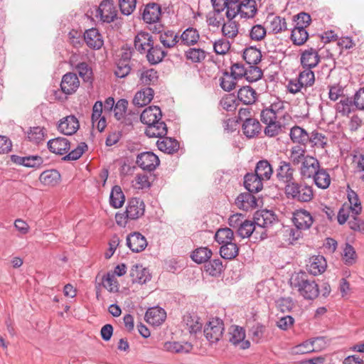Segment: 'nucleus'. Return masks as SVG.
Returning a JSON list of instances; mask_svg holds the SVG:
<instances>
[{
	"label": "nucleus",
	"instance_id": "nucleus-1",
	"mask_svg": "<svg viewBox=\"0 0 364 364\" xmlns=\"http://www.w3.org/2000/svg\"><path fill=\"white\" fill-rule=\"evenodd\" d=\"M290 284L305 299L313 300L318 296V284L314 280L309 279L305 272H300L293 274L290 279Z\"/></svg>",
	"mask_w": 364,
	"mask_h": 364
},
{
	"label": "nucleus",
	"instance_id": "nucleus-2",
	"mask_svg": "<svg viewBox=\"0 0 364 364\" xmlns=\"http://www.w3.org/2000/svg\"><path fill=\"white\" fill-rule=\"evenodd\" d=\"M285 193L289 198L301 203L310 202L314 198L313 187L304 182L294 181L286 185Z\"/></svg>",
	"mask_w": 364,
	"mask_h": 364
},
{
	"label": "nucleus",
	"instance_id": "nucleus-3",
	"mask_svg": "<svg viewBox=\"0 0 364 364\" xmlns=\"http://www.w3.org/2000/svg\"><path fill=\"white\" fill-rule=\"evenodd\" d=\"M315 82L314 73L309 68H304L296 78L291 79L287 84V90L291 94H296L313 86Z\"/></svg>",
	"mask_w": 364,
	"mask_h": 364
},
{
	"label": "nucleus",
	"instance_id": "nucleus-4",
	"mask_svg": "<svg viewBox=\"0 0 364 364\" xmlns=\"http://www.w3.org/2000/svg\"><path fill=\"white\" fill-rule=\"evenodd\" d=\"M224 332V323L219 318H211L205 326L204 335L210 343H217Z\"/></svg>",
	"mask_w": 364,
	"mask_h": 364
},
{
	"label": "nucleus",
	"instance_id": "nucleus-5",
	"mask_svg": "<svg viewBox=\"0 0 364 364\" xmlns=\"http://www.w3.org/2000/svg\"><path fill=\"white\" fill-rule=\"evenodd\" d=\"M136 164L143 170L151 172L159 165V157L151 151H144L138 154Z\"/></svg>",
	"mask_w": 364,
	"mask_h": 364
},
{
	"label": "nucleus",
	"instance_id": "nucleus-6",
	"mask_svg": "<svg viewBox=\"0 0 364 364\" xmlns=\"http://www.w3.org/2000/svg\"><path fill=\"white\" fill-rule=\"evenodd\" d=\"M117 16V11L112 0H104L97 9L96 16L104 22L113 21Z\"/></svg>",
	"mask_w": 364,
	"mask_h": 364
},
{
	"label": "nucleus",
	"instance_id": "nucleus-7",
	"mask_svg": "<svg viewBox=\"0 0 364 364\" xmlns=\"http://www.w3.org/2000/svg\"><path fill=\"white\" fill-rule=\"evenodd\" d=\"M292 221L296 228L301 232V230L309 229L314 220L309 212L300 209L294 213Z\"/></svg>",
	"mask_w": 364,
	"mask_h": 364
},
{
	"label": "nucleus",
	"instance_id": "nucleus-8",
	"mask_svg": "<svg viewBox=\"0 0 364 364\" xmlns=\"http://www.w3.org/2000/svg\"><path fill=\"white\" fill-rule=\"evenodd\" d=\"M294 169L290 162L281 161L276 170L277 179L286 185L294 183Z\"/></svg>",
	"mask_w": 364,
	"mask_h": 364
},
{
	"label": "nucleus",
	"instance_id": "nucleus-9",
	"mask_svg": "<svg viewBox=\"0 0 364 364\" xmlns=\"http://www.w3.org/2000/svg\"><path fill=\"white\" fill-rule=\"evenodd\" d=\"M229 341L235 346L240 345L241 349H247L250 343L245 340V331L238 326H232L229 331Z\"/></svg>",
	"mask_w": 364,
	"mask_h": 364
},
{
	"label": "nucleus",
	"instance_id": "nucleus-10",
	"mask_svg": "<svg viewBox=\"0 0 364 364\" xmlns=\"http://www.w3.org/2000/svg\"><path fill=\"white\" fill-rule=\"evenodd\" d=\"M320 168V163L317 159L311 156L307 158L301 164L299 173L303 178H311L316 173Z\"/></svg>",
	"mask_w": 364,
	"mask_h": 364
},
{
	"label": "nucleus",
	"instance_id": "nucleus-11",
	"mask_svg": "<svg viewBox=\"0 0 364 364\" xmlns=\"http://www.w3.org/2000/svg\"><path fill=\"white\" fill-rule=\"evenodd\" d=\"M80 127L78 119L74 115H69L61 119L58 124V130L65 135L75 134Z\"/></svg>",
	"mask_w": 364,
	"mask_h": 364
},
{
	"label": "nucleus",
	"instance_id": "nucleus-12",
	"mask_svg": "<svg viewBox=\"0 0 364 364\" xmlns=\"http://www.w3.org/2000/svg\"><path fill=\"white\" fill-rule=\"evenodd\" d=\"M79 87L80 80L75 73H68L63 76L60 88L63 93L72 95L77 90Z\"/></svg>",
	"mask_w": 364,
	"mask_h": 364
},
{
	"label": "nucleus",
	"instance_id": "nucleus-13",
	"mask_svg": "<svg viewBox=\"0 0 364 364\" xmlns=\"http://www.w3.org/2000/svg\"><path fill=\"white\" fill-rule=\"evenodd\" d=\"M145 205L142 200L133 198L129 200L125 213L129 220H136L144 214Z\"/></svg>",
	"mask_w": 364,
	"mask_h": 364
},
{
	"label": "nucleus",
	"instance_id": "nucleus-14",
	"mask_svg": "<svg viewBox=\"0 0 364 364\" xmlns=\"http://www.w3.org/2000/svg\"><path fill=\"white\" fill-rule=\"evenodd\" d=\"M127 245L133 252H140L147 246L146 239L139 232H134L127 235Z\"/></svg>",
	"mask_w": 364,
	"mask_h": 364
},
{
	"label": "nucleus",
	"instance_id": "nucleus-15",
	"mask_svg": "<svg viewBox=\"0 0 364 364\" xmlns=\"http://www.w3.org/2000/svg\"><path fill=\"white\" fill-rule=\"evenodd\" d=\"M254 222L256 225L262 228H268L274 223H277V218L274 213L268 210H258L254 216Z\"/></svg>",
	"mask_w": 364,
	"mask_h": 364
},
{
	"label": "nucleus",
	"instance_id": "nucleus-16",
	"mask_svg": "<svg viewBox=\"0 0 364 364\" xmlns=\"http://www.w3.org/2000/svg\"><path fill=\"white\" fill-rule=\"evenodd\" d=\"M84 40L87 46L92 49L98 50L102 48L104 41L102 35L97 28H90L84 33Z\"/></svg>",
	"mask_w": 364,
	"mask_h": 364
},
{
	"label": "nucleus",
	"instance_id": "nucleus-17",
	"mask_svg": "<svg viewBox=\"0 0 364 364\" xmlns=\"http://www.w3.org/2000/svg\"><path fill=\"white\" fill-rule=\"evenodd\" d=\"M300 61L303 68L311 70L318 64L320 56L316 49L311 48L302 52Z\"/></svg>",
	"mask_w": 364,
	"mask_h": 364
},
{
	"label": "nucleus",
	"instance_id": "nucleus-18",
	"mask_svg": "<svg viewBox=\"0 0 364 364\" xmlns=\"http://www.w3.org/2000/svg\"><path fill=\"white\" fill-rule=\"evenodd\" d=\"M48 148L54 154L63 155L69 151L70 144L66 138L57 137L48 141Z\"/></svg>",
	"mask_w": 364,
	"mask_h": 364
},
{
	"label": "nucleus",
	"instance_id": "nucleus-19",
	"mask_svg": "<svg viewBox=\"0 0 364 364\" xmlns=\"http://www.w3.org/2000/svg\"><path fill=\"white\" fill-rule=\"evenodd\" d=\"M166 318V311L159 306L149 308L145 314V320L146 322L154 326L161 324L165 321Z\"/></svg>",
	"mask_w": 364,
	"mask_h": 364
},
{
	"label": "nucleus",
	"instance_id": "nucleus-20",
	"mask_svg": "<svg viewBox=\"0 0 364 364\" xmlns=\"http://www.w3.org/2000/svg\"><path fill=\"white\" fill-rule=\"evenodd\" d=\"M129 276L133 283L145 284L151 279L149 270L142 265L134 264L129 271Z\"/></svg>",
	"mask_w": 364,
	"mask_h": 364
},
{
	"label": "nucleus",
	"instance_id": "nucleus-21",
	"mask_svg": "<svg viewBox=\"0 0 364 364\" xmlns=\"http://www.w3.org/2000/svg\"><path fill=\"white\" fill-rule=\"evenodd\" d=\"M264 180L255 173H247L244 177V186L250 193H258L263 188Z\"/></svg>",
	"mask_w": 364,
	"mask_h": 364
},
{
	"label": "nucleus",
	"instance_id": "nucleus-22",
	"mask_svg": "<svg viewBox=\"0 0 364 364\" xmlns=\"http://www.w3.org/2000/svg\"><path fill=\"white\" fill-rule=\"evenodd\" d=\"M252 193L249 191L240 193L235 199V205L245 211L255 208L257 205V199Z\"/></svg>",
	"mask_w": 364,
	"mask_h": 364
},
{
	"label": "nucleus",
	"instance_id": "nucleus-23",
	"mask_svg": "<svg viewBox=\"0 0 364 364\" xmlns=\"http://www.w3.org/2000/svg\"><path fill=\"white\" fill-rule=\"evenodd\" d=\"M161 111L159 107L150 106L142 112L140 119L142 123L149 125L161 120Z\"/></svg>",
	"mask_w": 364,
	"mask_h": 364
},
{
	"label": "nucleus",
	"instance_id": "nucleus-24",
	"mask_svg": "<svg viewBox=\"0 0 364 364\" xmlns=\"http://www.w3.org/2000/svg\"><path fill=\"white\" fill-rule=\"evenodd\" d=\"M193 349L191 343L178 341H166L163 345V350L172 353H188Z\"/></svg>",
	"mask_w": 364,
	"mask_h": 364
},
{
	"label": "nucleus",
	"instance_id": "nucleus-25",
	"mask_svg": "<svg viewBox=\"0 0 364 364\" xmlns=\"http://www.w3.org/2000/svg\"><path fill=\"white\" fill-rule=\"evenodd\" d=\"M153 44L152 36L146 32H140L135 36L134 47L141 53L148 51Z\"/></svg>",
	"mask_w": 364,
	"mask_h": 364
},
{
	"label": "nucleus",
	"instance_id": "nucleus-26",
	"mask_svg": "<svg viewBox=\"0 0 364 364\" xmlns=\"http://www.w3.org/2000/svg\"><path fill=\"white\" fill-rule=\"evenodd\" d=\"M161 14V7L159 4H148L144 10L143 19L147 23H154L159 20Z\"/></svg>",
	"mask_w": 364,
	"mask_h": 364
},
{
	"label": "nucleus",
	"instance_id": "nucleus-27",
	"mask_svg": "<svg viewBox=\"0 0 364 364\" xmlns=\"http://www.w3.org/2000/svg\"><path fill=\"white\" fill-rule=\"evenodd\" d=\"M242 130L247 138H253L260 133L261 124L256 119L246 118L242 124Z\"/></svg>",
	"mask_w": 364,
	"mask_h": 364
},
{
	"label": "nucleus",
	"instance_id": "nucleus-28",
	"mask_svg": "<svg viewBox=\"0 0 364 364\" xmlns=\"http://www.w3.org/2000/svg\"><path fill=\"white\" fill-rule=\"evenodd\" d=\"M145 134L147 136L163 138L167 134L166 124L162 121H156L154 124L147 125Z\"/></svg>",
	"mask_w": 364,
	"mask_h": 364
},
{
	"label": "nucleus",
	"instance_id": "nucleus-29",
	"mask_svg": "<svg viewBox=\"0 0 364 364\" xmlns=\"http://www.w3.org/2000/svg\"><path fill=\"white\" fill-rule=\"evenodd\" d=\"M289 136L291 140L299 144V146H306L310 141V136L307 132L299 126H294L291 129Z\"/></svg>",
	"mask_w": 364,
	"mask_h": 364
},
{
	"label": "nucleus",
	"instance_id": "nucleus-30",
	"mask_svg": "<svg viewBox=\"0 0 364 364\" xmlns=\"http://www.w3.org/2000/svg\"><path fill=\"white\" fill-rule=\"evenodd\" d=\"M154 93V92L151 87H146L137 92L134 97L133 104L139 107L148 105L152 100Z\"/></svg>",
	"mask_w": 364,
	"mask_h": 364
},
{
	"label": "nucleus",
	"instance_id": "nucleus-31",
	"mask_svg": "<svg viewBox=\"0 0 364 364\" xmlns=\"http://www.w3.org/2000/svg\"><path fill=\"white\" fill-rule=\"evenodd\" d=\"M326 266L325 258L321 255H318L310 259L307 268L311 274L316 276L323 272Z\"/></svg>",
	"mask_w": 364,
	"mask_h": 364
},
{
	"label": "nucleus",
	"instance_id": "nucleus-32",
	"mask_svg": "<svg viewBox=\"0 0 364 364\" xmlns=\"http://www.w3.org/2000/svg\"><path fill=\"white\" fill-rule=\"evenodd\" d=\"M306 149L304 146H294L289 149V159L291 164L294 166L301 164L307 158Z\"/></svg>",
	"mask_w": 364,
	"mask_h": 364
},
{
	"label": "nucleus",
	"instance_id": "nucleus-33",
	"mask_svg": "<svg viewBox=\"0 0 364 364\" xmlns=\"http://www.w3.org/2000/svg\"><path fill=\"white\" fill-rule=\"evenodd\" d=\"M255 173L264 181H268L273 173V168L267 160H260L256 164Z\"/></svg>",
	"mask_w": 364,
	"mask_h": 364
},
{
	"label": "nucleus",
	"instance_id": "nucleus-34",
	"mask_svg": "<svg viewBox=\"0 0 364 364\" xmlns=\"http://www.w3.org/2000/svg\"><path fill=\"white\" fill-rule=\"evenodd\" d=\"M156 145L160 151L167 154H173L179 149L178 141L171 137H164L162 140H158Z\"/></svg>",
	"mask_w": 364,
	"mask_h": 364
},
{
	"label": "nucleus",
	"instance_id": "nucleus-35",
	"mask_svg": "<svg viewBox=\"0 0 364 364\" xmlns=\"http://www.w3.org/2000/svg\"><path fill=\"white\" fill-rule=\"evenodd\" d=\"M237 98L245 105H252L257 100V92L250 86H244L237 92Z\"/></svg>",
	"mask_w": 364,
	"mask_h": 364
},
{
	"label": "nucleus",
	"instance_id": "nucleus-36",
	"mask_svg": "<svg viewBox=\"0 0 364 364\" xmlns=\"http://www.w3.org/2000/svg\"><path fill=\"white\" fill-rule=\"evenodd\" d=\"M39 180L46 186H54L60 182V174L55 169L46 170L40 175Z\"/></svg>",
	"mask_w": 364,
	"mask_h": 364
},
{
	"label": "nucleus",
	"instance_id": "nucleus-37",
	"mask_svg": "<svg viewBox=\"0 0 364 364\" xmlns=\"http://www.w3.org/2000/svg\"><path fill=\"white\" fill-rule=\"evenodd\" d=\"M242 18H253L257 13L256 1L255 0H243L238 4Z\"/></svg>",
	"mask_w": 364,
	"mask_h": 364
},
{
	"label": "nucleus",
	"instance_id": "nucleus-38",
	"mask_svg": "<svg viewBox=\"0 0 364 364\" xmlns=\"http://www.w3.org/2000/svg\"><path fill=\"white\" fill-rule=\"evenodd\" d=\"M316 186L321 189H326L331 184V177L326 169L319 168L316 173L313 176Z\"/></svg>",
	"mask_w": 364,
	"mask_h": 364
},
{
	"label": "nucleus",
	"instance_id": "nucleus-39",
	"mask_svg": "<svg viewBox=\"0 0 364 364\" xmlns=\"http://www.w3.org/2000/svg\"><path fill=\"white\" fill-rule=\"evenodd\" d=\"M166 52L163 50L159 46H151L148 48L146 58L148 61L152 65H156L162 61L166 56Z\"/></svg>",
	"mask_w": 364,
	"mask_h": 364
},
{
	"label": "nucleus",
	"instance_id": "nucleus-40",
	"mask_svg": "<svg viewBox=\"0 0 364 364\" xmlns=\"http://www.w3.org/2000/svg\"><path fill=\"white\" fill-rule=\"evenodd\" d=\"M125 201V196L119 186H114L110 193L109 203L114 208H121Z\"/></svg>",
	"mask_w": 364,
	"mask_h": 364
},
{
	"label": "nucleus",
	"instance_id": "nucleus-41",
	"mask_svg": "<svg viewBox=\"0 0 364 364\" xmlns=\"http://www.w3.org/2000/svg\"><path fill=\"white\" fill-rule=\"evenodd\" d=\"M269 28L274 34H277L287 30L285 18L277 16L268 17Z\"/></svg>",
	"mask_w": 364,
	"mask_h": 364
},
{
	"label": "nucleus",
	"instance_id": "nucleus-42",
	"mask_svg": "<svg viewBox=\"0 0 364 364\" xmlns=\"http://www.w3.org/2000/svg\"><path fill=\"white\" fill-rule=\"evenodd\" d=\"M242 57L248 65H253L260 62L262 54L259 49L250 47L245 49Z\"/></svg>",
	"mask_w": 364,
	"mask_h": 364
},
{
	"label": "nucleus",
	"instance_id": "nucleus-43",
	"mask_svg": "<svg viewBox=\"0 0 364 364\" xmlns=\"http://www.w3.org/2000/svg\"><path fill=\"white\" fill-rule=\"evenodd\" d=\"M239 248L236 243L230 242L223 244L220 249V253L225 259H232L238 255Z\"/></svg>",
	"mask_w": 364,
	"mask_h": 364
},
{
	"label": "nucleus",
	"instance_id": "nucleus-44",
	"mask_svg": "<svg viewBox=\"0 0 364 364\" xmlns=\"http://www.w3.org/2000/svg\"><path fill=\"white\" fill-rule=\"evenodd\" d=\"M256 224L254 221L245 220L237 229V235L242 238H247L254 232L257 233Z\"/></svg>",
	"mask_w": 364,
	"mask_h": 364
},
{
	"label": "nucleus",
	"instance_id": "nucleus-45",
	"mask_svg": "<svg viewBox=\"0 0 364 364\" xmlns=\"http://www.w3.org/2000/svg\"><path fill=\"white\" fill-rule=\"evenodd\" d=\"M183 322L186 324L188 330L191 333H196L200 331L203 327V323L200 321V318L190 314L184 315Z\"/></svg>",
	"mask_w": 364,
	"mask_h": 364
},
{
	"label": "nucleus",
	"instance_id": "nucleus-46",
	"mask_svg": "<svg viewBox=\"0 0 364 364\" xmlns=\"http://www.w3.org/2000/svg\"><path fill=\"white\" fill-rule=\"evenodd\" d=\"M204 269L206 273L213 277L219 276L223 269V265L220 259H214L205 262Z\"/></svg>",
	"mask_w": 364,
	"mask_h": 364
},
{
	"label": "nucleus",
	"instance_id": "nucleus-47",
	"mask_svg": "<svg viewBox=\"0 0 364 364\" xmlns=\"http://www.w3.org/2000/svg\"><path fill=\"white\" fill-rule=\"evenodd\" d=\"M309 38L306 30L302 27H296L291 30V39L294 44L301 46L306 43Z\"/></svg>",
	"mask_w": 364,
	"mask_h": 364
},
{
	"label": "nucleus",
	"instance_id": "nucleus-48",
	"mask_svg": "<svg viewBox=\"0 0 364 364\" xmlns=\"http://www.w3.org/2000/svg\"><path fill=\"white\" fill-rule=\"evenodd\" d=\"M354 106L351 98L343 97L335 106L336 112L342 116L347 117L352 112L351 107Z\"/></svg>",
	"mask_w": 364,
	"mask_h": 364
},
{
	"label": "nucleus",
	"instance_id": "nucleus-49",
	"mask_svg": "<svg viewBox=\"0 0 364 364\" xmlns=\"http://www.w3.org/2000/svg\"><path fill=\"white\" fill-rule=\"evenodd\" d=\"M279 235H282L284 240L288 244H293L294 242L299 239L302 235L301 232L298 229L289 227H286L281 230Z\"/></svg>",
	"mask_w": 364,
	"mask_h": 364
},
{
	"label": "nucleus",
	"instance_id": "nucleus-50",
	"mask_svg": "<svg viewBox=\"0 0 364 364\" xmlns=\"http://www.w3.org/2000/svg\"><path fill=\"white\" fill-rule=\"evenodd\" d=\"M159 40L165 48H171L178 43V36L172 31H164L161 33Z\"/></svg>",
	"mask_w": 364,
	"mask_h": 364
},
{
	"label": "nucleus",
	"instance_id": "nucleus-51",
	"mask_svg": "<svg viewBox=\"0 0 364 364\" xmlns=\"http://www.w3.org/2000/svg\"><path fill=\"white\" fill-rule=\"evenodd\" d=\"M212 256V251L208 247H200L193 252L192 259L198 264L204 263L208 261Z\"/></svg>",
	"mask_w": 364,
	"mask_h": 364
},
{
	"label": "nucleus",
	"instance_id": "nucleus-52",
	"mask_svg": "<svg viewBox=\"0 0 364 364\" xmlns=\"http://www.w3.org/2000/svg\"><path fill=\"white\" fill-rule=\"evenodd\" d=\"M199 33L193 28H188L185 30L181 36L182 42L187 46L194 45L199 40Z\"/></svg>",
	"mask_w": 364,
	"mask_h": 364
},
{
	"label": "nucleus",
	"instance_id": "nucleus-53",
	"mask_svg": "<svg viewBox=\"0 0 364 364\" xmlns=\"http://www.w3.org/2000/svg\"><path fill=\"white\" fill-rule=\"evenodd\" d=\"M46 129L41 127H34L27 132V138L30 141L39 144L44 141Z\"/></svg>",
	"mask_w": 364,
	"mask_h": 364
},
{
	"label": "nucleus",
	"instance_id": "nucleus-54",
	"mask_svg": "<svg viewBox=\"0 0 364 364\" xmlns=\"http://www.w3.org/2000/svg\"><path fill=\"white\" fill-rule=\"evenodd\" d=\"M233 237V231L228 228L219 229L215 235V240L220 245L232 242Z\"/></svg>",
	"mask_w": 364,
	"mask_h": 364
},
{
	"label": "nucleus",
	"instance_id": "nucleus-55",
	"mask_svg": "<svg viewBox=\"0 0 364 364\" xmlns=\"http://www.w3.org/2000/svg\"><path fill=\"white\" fill-rule=\"evenodd\" d=\"M102 282L104 287L110 292L119 291V283L114 276V274L107 272L102 277Z\"/></svg>",
	"mask_w": 364,
	"mask_h": 364
},
{
	"label": "nucleus",
	"instance_id": "nucleus-56",
	"mask_svg": "<svg viewBox=\"0 0 364 364\" xmlns=\"http://www.w3.org/2000/svg\"><path fill=\"white\" fill-rule=\"evenodd\" d=\"M236 80L237 78L231 73L225 72L223 77L220 79V85L223 90L230 92L235 87Z\"/></svg>",
	"mask_w": 364,
	"mask_h": 364
},
{
	"label": "nucleus",
	"instance_id": "nucleus-57",
	"mask_svg": "<svg viewBox=\"0 0 364 364\" xmlns=\"http://www.w3.org/2000/svg\"><path fill=\"white\" fill-rule=\"evenodd\" d=\"M220 105L228 112H233L237 108L235 96L232 94L225 95L220 101Z\"/></svg>",
	"mask_w": 364,
	"mask_h": 364
},
{
	"label": "nucleus",
	"instance_id": "nucleus-58",
	"mask_svg": "<svg viewBox=\"0 0 364 364\" xmlns=\"http://www.w3.org/2000/svg\"><path fill=\"white\" fill-rule=\"evenodd\" d=\"M265 124L267 126L264 128V132L269 137H274L279 135L282 132V128L284 127L278 120Z\"/></svg>",
	"mask_w": 364,
	"mask_h": 364
},
{
	"label": "nucleus",
	"instance_id": "nucleus-59",
	"mask_svg": "<svg viewBox=\"0 0 364 364\" xmlns=\"http://www.w3.org/2000/svg\"><path fill=\"white\" fill-rule=\"evenodd\" d=\"M284 101H277L275 102L268 107L272 112L277 117L278 119H281L283 117L284 119L286 118L290 119L291 117L287 112H285V106Z\"/></svg>",
	"mask_w": 364,
	"mask_h": 364
},
{
	"label": "nucleus",
	"instance_id": "nucleus-60",
	"mask_svg": "<svg viewBox=\"0 0 364 364\" xmlns=\"http://www.w3.org/2000/svg\"><path fill=\"white\" fill-rule=\"evenodd\" d=\"M348 198L350 204V209L352 213L355 215H359L362 210V207L356 193L353 191H349Z\"/></svg>",
	"mask_w": 364,
	"mask_h": 364
},
{
	"label": "nucleus",
	"instance_id": "nucleus-61",
	"mask_svg": "<svg viewBox=\"0 0 364 364\" xmlns=\"http://www.w3.org/2000/svg\"><path fill=\"white\" fill-rule=\"evenodd\" d=\"M246 73L245 79L250 82L259 80L263 75L262 70L255 65H248Z\"/></svg>",
	"mask_w": 364,
	"mask_h": 364
},
{
	"label": "nucleus",
	"instance_id": "nucleus-62",
	"mask_svg": "<svg viewBox=\"0 0 364 364\" xmlns=\"http://www.w3.org/2000/svg\"><path fill=\"white\" fill-rule=\"evenodd\" d=\"M223 34L229 38H235L238 33V27L235 21H228L222 27Z\"/></svg>",
	"mask_w": 364,
	"mask_h": 364
},
{
	"label": "nucleus",
	"instance_id": "nucleus-63",
	"mask_svg": "<svg viewBox=\"0 0 364 364\" xmlns=\"http://www.w3.org/2000/svg\"><path fill=\"white\" fill-rule=\"evenodd\" d=\"M87 146L85 142H81L78 146L63 157L65 161H75L80 158L87 149Z\"/></svg>",
	"mask_w": 364,
	"mask_h": 364
},
{
	"label": "nucleus",
	"instance_id": "nucleus-64",
	"mask_svg": "<svg viewBox=\"0 0 364 364\" xmlns=\"http://www.w3.org/2000/svg\"><path fill=\"white\" fill-rule=\"evenodd\" d=\"M187 59L193 63H199L205 58V52L200 48H189L186 52Z\"/></svg>",
	"mask_w": 364,
	"mask_h": 364
}]
</instances>
